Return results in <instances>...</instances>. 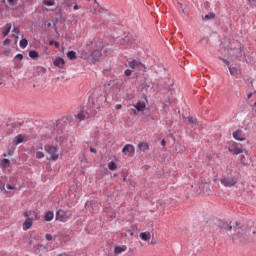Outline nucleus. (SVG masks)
I'll return each instance as SVG.
<instances>
[{
  "label": "nucleus",
  "instance_id": "6",
  "mask_svg": "<svg viewBox=\"0 0 256 256\" xmlns=\"http://www.w3.org/2000/svg\"><path fill=\"white\" fill-rule=\"evenodd\" d=\"M122 153L128 155V157H133L135 155V147L132 144H126L122 149Z\"/></svg>",
  "mask_w": 256,
  "mask_h": 256
},
{
  "label": "nucleus",
  "instance_id": "27",
  "mask_svg": "<svg viewBox=\"0 0 256 256\" xmlns=\"http://www.w3.org/2000/svg\"><path fill=\"white\" fill-rule=\"evenodd\" d=\"M108 169L110 171H115L117 169V163H115L114 161H111L108 163Z\"/></svg>",
  "mask_w": 256,
  "mask_h": 256
},
{
  "label": "nucleus",
  "instance_id": "16",
  "mask_svg": "<svg viewBox=\"0 0 256 256\" xmlns=\"http://www.w3.org/2000/svg\"><path fill=\"white\" fill-rule=\"evenodd\" d=\"M91 55H92V59H93L94 61H99V57H101L102 53H101V50L96 49V50H94V51L92 52Z\"/></svg>",
  "mask_w": 256,
  "mask_h": 256
},
{
  "label": "nucleus",
  "instance_id": "52",
  "mask_svg": "<svg viewBox=\"0 0 256 256\" xmlns=\"http://www.w3.org/2000/svg\"><path fill=\"white\" fill-rule=\"evenodd\" d=\"M54 46L56 47V49H59V47H60V44H59V42H54Z\"/></svg>",
  "mask_w": 256,
  "mask_h": 256
},
{
  "label": "nucleus",
  "instance_id": "61",
  "mask_svg": "<svg viewBox=\"0 0 256 256\" xmlns=\"http://www.w3.org/2000/svg\"><path fill=\"white\" fill-rule=\"evenodd\" d=\"M249 3H255L256 0H248Z\"/></svg>",
  "mask_w": 256,
  "mask_h": 256
},
{
  "label": "nucleus",
  "instance_id": "47",
  "mask_svg": "<svg viewBox=\"0 0 256 256\" xmlns=\"http://www.w3.org/2000/svg\"><path fill=\"white\" fill-rule=\"evenodd\" d=\"M206 159L207 161H211V159H213V154H207Z\"/></svg>",
  "mask_w": 256,
  "mask_h": 256
},
{
  "label": "nucleus",
  "instance_id": "12",
  "mask_svg": "<svg viewBox=\"0 0 256 256\" xmlns=\"http://www.w3.org/2000/svg\"><path fill=\"white\" fill-rule=\"evenodd\" d=\"M54 67H58L59 69H64L65 68V60L61 57L56 58L53 61Z\"/></svg>",
  "mask_w": 256,
  "mask_h": 256
},
{
  "label": "nucleus",
  "instance_id": "35",
  "mask_svg": "<svg viewBox=\"0 0 256 256\" xmlns=\"http://www.w3.org/2000/svg\"><path fill=\"white\" fill-rule=\"evenodd\" d=\"M218 59L220 60V61H223L224 63H225V65H227V67H230V62H229V60H227V59H225V58H223V57H218Z\"/></svg>",
  "mask_w": 256,
  "mask_h": 256
},
{
  "label": "nucleus",
  "instance_id": "30",
  "mask_svg": "<svg viewBox=\"0 0 256 256\" xmlns=\"http://www.w3.org/2000/svg\"><path fill=\"white\" fill-rule=\"evenodd\" d=\"M228 69H229V73H230V75H232V76H236V75H238V70L235 68V67H228Z\"/></svg>",
  "mask_w": 256,
  "mask_h": 256
},
{
  "label": "nucleus",
  "instance_id": "25",
  "mask_svg": "<svg viewBox=\"0 0 256 256\" xmlns=\"http://www.w3.org/2000/svg\"><path fill=\"white\" fill-rule=\"evenodd\" d=\"M75 117L78 119V121H85L86 119L85 111L79 112Z\"/></svg>",
  "mask_w": 256,
  "mask_h": 256
},
{
  "label": "nucleus",
  "instance_id": "63",
  "mask_svg": "<svg viewBox=\"0 0 256 256\" xmlns=\"http://www.w3.org/2000/svg\"><path fill=\"white\" fill-rule=\"evenodd\" d=\"M146 87H148V88L151 87V84H146Z\"/></svg>",
  "mask_w": 256,
  "mask_h": 256
},
{
  "label": "nucleus",
  "instance_id": "11",
  "mask_svg": "<svg viewBox=\"0 0 256 256\" xmlns=\"http://www.w3.org/2000/svg\"><path fill=\"white\" fill-rule=\"evenodd\" d=\"M233 138L236 139V141H245L247 138L245 137V134H243V131L236 130L232 134Z\"/></svg>",
  "mask_w": 256,
  "mask_h": 256
},
{
  "label": "nucleus",
  "instance_id": "45",
  "mask_svg": "<svg viewBox=\"0 0 256 256\" xmlns=\"http://www.w3.org/2000/svg\"><path fill=\"white\" fill-rule=\"evenodd\" d=\"M9 43H11V39H9V38H6V39L3 41V45H9Z\"/></svg>",
  "mask_w": 256,
  "mask_h": 256
},
{
  "label": "nucleus",
  "instance_id": "58",
  "mask_svg": "<svg viewBox=\"0 0 256 256\" xmlns=\"http://www.w3.org/2000/svg\"><path fill=\"white\" fill-rule=\"evenodd\" d=\"M30 215H34L35 219H37V214H35V212H31Z\"/></svg>",
  "mask_w": 256,
  "mask_h": 256
},
{
  "label": "nucleus",
  "instance_id": "44",
  "mask_svg": "<svg viewBox=\"0 0 256 256\" xmlns=\"http://www.w3.org/2000/svg\"><path fill=\"white\" fill-rule=\"evenodd\" d=\"M38 71H41L43 73H47V69L45 67H41V66L38 67Z\"/></svg>",
  "mask_w": 256,
  "mask_h": 256
},
{
  "label": "nucleus",
  "instance_id": "15",
  "mask_svg": "<svg viewBox=\"0 0 256 256\" xmlns=\"http://www.w3.org/2000/svg\"><path fill=\"white\" fill-rule=\"evenodd\" d=\"M24 141H25V137H23V135L19 134L14 138L13 143H14V145H20V143H23Z\"/></svg>",
  "mask_w": 256,
  "mask_h": 256
},
{
  "label": "nucleus",
  "instance_id": "53",
  "mask_svg": "<svg viewBox=\"0 0 256 256\" xmlns=\"http://www.w3.org/2000/svg\"><path fill=\"white\" fill-rule=\"evenodd\" d=\"M122 105L121 104H117L116 106H115V109H117V110H119V109H122Z\"/></svg>",
  "mask_w": 256,
  "mask_h": 256
},
{
  "label": "nucleus",
  "instance_id": "38",
  "mask_svg": "<svg viewBox=\"0 0 256 256\" xmlns=\"http://www.w3.org/2000/svg\"><path fill=\"white\" fill-rule=\"evenodd\" d=\"M131 73H133L132 70L126 69L125 72H124V75H125L126 77H131Z\"/></svg>",
  "mask_w": 256,
  "mask_h": 256
},
{
  "label": "nucleus",
  "instance_id": "56",
  "mask_svg": "<svg viewBox=\"0 0 256 256\" xmlns=\"http://www.w3.org/2000/svg\"><path fill=\"white\" fill-rule=\"evenodd\" d=\"M73 9H74V11H77V9H79V5L75 4Z\"/></svg>",
  "mask_w": 256,
  "mask_h": 256
},
{
  "label": "nucleus",
  "instance_id": "51",
  "mask_svg": "<svg viewBox=\"0 0 256 256\" xmlns=\"http://www.w3.org/2000/svg\"><path fill=\"white\" fill-rule=\"evenodd\" d=\"M178 5H180V8L182 9V12L185 13V8H183V3L178 2Z\"/></svg>",
  "mask_w": 256,
  "mask_h": 256
},
{
  "label": "nucleus",
  "instance_id": "31",
  "mask_svg": "<svg viewBox=\"0 0 256 256\" xmlns=\"http://www.w3.org/2000/svg\"><path fill=\"white\" fill-rule=\"evenodd\" d=\"M19 33H20V30H19V27H15L13 29V37H15V39H19Z\"/></svg>",
  "mask_w": 256,
  "mask_h": 256
},
{
  "label": "nucleus",
  "instance_id": "23",
  "mask_svg": "<svg viewBox=\"0 0 256 256\" xmlns=\"http://www.w3.org/2000/svg\"><path fill=\"white\" fill-rule=\"evenodd\" d=\"M1 167H3L4 169L9 167V165H11V161L7 158H4L2 159V162H1Z\"/></svg>",
  "mask_w": 256,
  "mask_h": 256
},
{
  "label": "nucleus",
  "instance_id": "28",
  "mask_svg": "<svg viewBox=\"0 0 256 256\" xmlns=\"http://www.w3.org/2000/svg\"><path fill=\"white\" fill-rule=\"evenodd\" d=\"M7 3H9V6H6L7 9H15V6L17 5V2H15V0H7Z\"/></svg>",
  "mask_w": 256,
  "mask_h": 256
},
{
  "label": "nucleus",
  "instance_id": "62",
  "mask_svg": "<svg viewBox=\"0 0 256 256\" xmlns=\"http://www.w3.org/2000/svg\"><path fill=\"white\" fill-rule=\"evenodd\" d=\"M150 245H155V242H154V241H151V242H150Z\"/></svg>",
  "mask_w": 256,
  "mask_h": 256
},
{
  "label": "nucleus",
  "instance_id": "14",
  "mask_svg": "<svg viewBox=\"0 0 256 256\" xmlns=\"http://www.w3.org/2000/svg\"><path fill=\"white\" fill-rule=\"evenodd\" d=\"M138 149L140 151H143V153H145V151H149V144L148 143H145V142H140L138 144Z\"/></svg>",
  "mask_w": 256,
  "mask_h": 256
},
{
  "label": "nucleus",
  "instance_id": "64",
  "mask_svg": "<svg viewBox=\"0 0 256 256\" xmlns=\"http://www.w3.org/2000/svg\"><path fill=\"white\" fill-rule=\"evenodd\" d=\"M47 27H51V23H48V24H47Z\"/></svg>",
  "mask_w": 256,
  "mask_h": 256
},
{
  "label": "nucleus",
  "instance_id": "34",
  "mask_svg": "<svg viewBox=\"0 0 256 256\" xmlns=\"http://www.w3.org/2000/svg\"><path fill=\"white\" fill-rule=\"evenodd\" d=\"M200 43H205V45L209 44V37L204 36L200 39Z\"/></svg>",
  "mask_w": 256,
  "mask_h": 256
},
{
  "label": "nucleus",
  "instance_id": "57",
  "mask_svg": "<svg viewBox=\"0 0 256 256\" xmlns=\"http://www.w3.org/2000/svg\"><path fill=\"white\" fill-rule=\"evenodd\" d=\"M55 43H56V41H54V40L49 41V45H55Z\"/></svg>",
  "mask_w": 256,
  "mask_h": 256
},
{
  "label": "nucleus",
  "instance_id": "32",
  "mask_svg": "<svg viewBox=\"0 0 256 256\" xmlns=\"http://www.w3.org/2000/svg\"><path fill=\"white\" fill-rule=\"evenodd\" d=\"M187 121L190 123V125H195V123H197V119L193 118L192 116H189Z\"/></svg>",
  "mask_w": 256,
  "mask_h": 256
},
{
  "label": "nucleus",
  "instance_id": "10",
  "mask_svg": "<svg viewBox=\"0 0 256 256\" xmlns=\"http://www.w3.org/2000/svg\"><path fill=\"white\" fill-rule=\"evenodd\" d=\"M24 217H26L27 219L23 223V229L27 231L30 227H33V218L29 217L28 212H24Z\"/></svg>",
  "mask_w": 256,
  "mask_h": 256
},
{
  "label": "nucleus",
  "instance_id": "48",
  "mask_svg": "<svg viewBox=\"0 0 256 256\" xmlns=\"http://www.w3.org/2000/svg\"><path fill=\"white\" fill-rule=\"evenodd\" d=\"M6 189L13 190V189H15V187L11 186V184H7L6 185Z\"/></svg>",
  "mask_w": 256,
  "mask_h": 256
},
{
  "label": "nucleus",
  "instance_id": "46",
  "mask_svg": "<svg viewBox=\"0 0 256 256\" xmlns=\"http://www.w3.org/2000/svg\"><path fill=\"white\" fill-rule=\"evenodd\" d=\"M45 5H47V7H53V1H46Z\"/></svg>",
  "mask_w": 256,
  "mask_h": 256
},
{
  "label": "nucleus",
  "instance_id": "49",
  "mask_svg": "<svg viewBox=\"0 0 256 256\" xmlns=\"http://www.w3.org/2000/svg\"><path fill=\"white\" fill-rule=\"evenodd\" d=\"M15 152V150L13 148L8 150V155H13V153Z\"/></svg>",
  "mask_w": 256,
  "mask_h": 256
},
{
  "label": "nucleus",
  "instance_id": "39",
  "mask_svg": "<svg viewBox=\"0 0 256 256\" xmlns=\"http://www.w3.org/2000/svg\"><path fill=\"white\" fill-rule=\"evenodd\" d=\"M135 60H132V61H129L128 62V65H129V67L131 68V69H135Z\"/></svg>",
  "mask_w": 256,
  "mask_h": 256
},
{
  "label": "nucleus",
  "instance_id": "40",
  "mask_svg": "<svg viewBox=\"0 0 256 256\" xmlns=\"http://www.w3.org/2000/svg\"><path fill=\"white\" fill-rule=\"evenodd\" d=\"M45 239H46V241H53V235H51V234H46V235H45Z\"/></svg>",
  "mask_w": 256,
  "mask_h": 256
},
{
  "label": "nucleus",
  "instance_id": "8",
  "mask_svg": "<svg viewBox=\"0 0 256 256\" xmlns=\"http://www.w3.org/2000/svg\"><path fill=\"white\" fill-rule=\"evenodd\" d=\"M104 101H106L105 96L99 95L96 97V99L93 98L92 103L96 109H99L103 105Z\"/></svg>",
  "mask_w": 256,
  "mask_h": 256
},
{
  "label": "nucleus",
  "instance_id": "7",
  "mask_svg": "<svg viewBox=\"0 0 256 256\" xmlns=\"http://www.w3.org/2000/svg\"><path fill=\"white\" fill-rule=\"evenodd\" d=\"M67 219H69L68 212L61 210V209L56 212V220L57 221H67Z\"/></svg>",
  "mask_w": 256,
  "mask_h": 256
},
{
  "label": "nucleus",
  "instance_id": "41",
  "mask_svg": "<svg viewBox=\"0 0 256 256\" xmlns=\"http://www.w3.org/2000/svg\"><path fill=\"white\" fill-rule=\"evenodd\" d=\"M84 115L86 117V119H91V113L89 111H84Z\"/></svg>",
  "mask_w": 256,
  "mask_h": 256
},
{
  "label": "nucleus",
  "instance_id": "3",
  "mask_svg": "<svg viewBox=\"0 0 256 256\" xmlns=\"http://www.w3.org/2000/svg\"><path fill=\"white\" fill-rule=\"evenodd\" d=\"M240 163L244 165V167H247L253 163V157L251 154L247 151V149H244V153L240 155Z\"/></svg>",
  "mask_w": 256,
  "mask_h": 256
},
{
  "label": "nucleus",
  "instance_id": "20",
  "mask_svg": "<svg viewBox=\"0 0 256 256\" xmlns=\"http://www.w3.org/2000/svg\"><path fill=\"white\" fill-rule=\"evenodd\" d=\"M53 217H55V215L53 214V211H48V212H46V214L44 216V220L45 221H53Z\"/></svg>",
  "mask_w": 256,
  "mask_h": 256
},
{
  "label": "nucleus",
  "instance_id": "59",
  "mask_svg": "<svg viewBox=\"0 0 256 256\" xmlns=\"http://www.w3.org/2000/svg\"><path fill=\"white\" fill-rule=\"evenodd\" d=\"M102 11H105V13H109V10L102 8Z\"/></svg>",
  "mask_w": 256,
  "mask_h": 256
},
{
  "label": "nucleus",
  "instance_id": "19",
  "mask_svg": "<svg viewBox=\"0 0 256 256\" xmlns=\"http://www.w3.org/2000/svg\"><path fill=\"white\" fill-rule=\"evenodd\" d=\"M140 238L142 239V241H149V239H151V233L141 232Z\"/></svg>",
  "mask_w": 256,
  "mask_h": 256
},
{
  "label": "nucleus",
  "instance_id": "50",
  "mask_svg": "<svg viewBox=\"0 0 256 256\" xmlns=\"http://www.w3.org/2000/svg\"><path fill=\"white\" fill-rule=\"evenodd\" d=\"M90 153H97V149H95L94 147H90Z\"/></svg>",
  "mask_w": 256,
  "mask_h": 256
},
{
  "label": "nucleus",
  "instance_id": "17",
  "mask_svg": "<svg viewBox=\"0 0 256 256\" xmlns=\"http://www.w3.org/2000/svg\"><path fill=\"white\" fill-rule=\"evenodd\" d=\"M123 251H127V247L126 246H116L115 248H114V253H115V255H119V254H121V253H123Z\"/></svg>",
  "mask_w": 256,
  "mask_h": 256
},
{
  "label": "nucleus",
  "instance_id": "2",
  "mask_svg": "<svg viewBox=\"0 0 256 256\" xmlns=\"http://www.w3.org/2000/svg\"><path fill=\"white\" fill-rule=\"evenodd\" d=\"M44 150L51 156L52 161H57L59 159V154L57 153V151H59V147L47 144L44 146Z\"/></svg>",
  "mask_w": 256,
  "mask_h": 256
},
{
  "label": "nucleus",
  "instance_id": "29",
  "mask_svg": "<svg viewBox=\"0 0 256 256\" xmlns=\"http://www.w3.org/2000/svg\"><path fill=\"white\" fill-rule=\"evenodd\" d=\"M27 45H29V41L27 39L23 38L22 40H20L21 49H25V47H27Z\"/></svg>",
  "mask_w": 256,
  "mask_h": 256
},
{
  "label": "nucleus",
  "instance_id": "18",
  "mask_svg": "<svg viewBox=\"0 0 256 256\" xmlns=\"http://www.w3.org/2000/svg\"><path fill=\"white\" fill-rule=\"evenodd\" d=\"M211 19H215V13L210 12L205 16H202V21H211Z\"/></svg>",
  "mask_w": 256,
  "mask_h": 256
},
{
  "label": "nucleus",
  "instance_id": "26",
  "mask_svg": "<svg viewBox=\"0 0 256 256\" xmlns=\"http://www.w3.org/2000/svg\"><path fill=\"white\" fill-rule=\"evenodd\" d=\"M29 57L31 59H37V57H39V52H37L36 50H30L29 51Z\"/></svg>",
  "mask_w": 256,
  "mask_h": 256
},
{
  "label": "nucleus",
  "instance_id": "60",
  "mask_svg": "<svg viewBox=\"0 0 256 256\" xmlns=\"http://www.w3.org/2000/svg\"><path fill=\"white\" fill-rule=\"evenodd\" d=\"M122 181L125 183L127 181V177H124Z\"/></svg>",
  "mask_w": 256,
  "mask_h": 256
},
{
  "label": "nucleus",
  "instance_id": "4",
  "mask_svg": "<svg viewBox=\"0 0 256 256\" xmlns=\"http://www.w3.org/2000/svg\"><path fill=\"white\" fill-rule=\"evenodd\" d=\"M220 183L223 187H235L237 185V177H223L220 179Z\"/></svg>",
  "mask_w": 256,
  "mask_h": 256
},
{
  "label": "nucleus",
  "instance_id": "5",
  "mask_svg": "<svg viewBox=\"0 0 256 256\" xmlns=\"http://www.w3.org/2000/svg\"><path fill=\"white\" fill-rule=\"evenodd\" d=\"M136 41V36L133 35H127L124 38L120 39L121 45H133Z\"/></svg>",
  "mask_w": 256,
  "mask_h": 256
},
{
  "label": "nucleus",
  "instance_id": "43",
  "mask_svg": "<svg viewBox=\"0 0 256 256\" xmlns=\"http://www.w3.org/2000/svg\"><path fill=\"white\" fill-rule=\"evenodd\" d=\"M169 95H173V85H170L169 86V89H168V96Z\"/></svg>",
  "mask_w": 256,
  "mask_h": 256
},
{
  "label": "nucleus",
  "instance_id": "37",
  "mask_svg": "<svg viewBox=\"0 0 256 256\" xmlns=\"http://www.w3.org/2000/svg\"><path fill=\"white\" fill-rule=\"evenodd\" d=\"M168 103H169V105H173V104L177 103V99H175L173 97L168 98Z\"/></svg>",
  "mask_w": 256,
  "mask_h": 256
},
{
  "label": "nucleus",
  "instance_id": "22",
  "mask_svg": "<svg viewBox=\"0 0 256 256\" xmlns=\"http://www.w3.org/2000/svg\"><path fill=\"white\" fill-rule=\"evenodd\" d=\"M11 33V24H7L6 28L3 30L2 35L3 37H7Z\"/></svg>",
  "mask_w": 256,
  "mask_h": 256
},
{
  "label": "nucleus",
  "instance_id": "1",
  "mask_svg": "<svg viewBox=\"0 0 256 256\" xmlns=\"http://www.w3.org/2000/svg\"><path fill=\"white\" fill-rule=\"evenodd\" d=\"M210 227L213 231H219L220 233H227L231 235L232 241L234 243H247V227L241 225V223L236 222L235 225L219 219H213L210 221Z\"/></svg>",
  "mask_w": 256,
  "mask_h": 256
},
{
  "label": "nucleus",
  "instance_id": "54",
  "mask_svg": "<svg viewBox=\"0 0 256 256\" xmlns=\"http://www.w3.org/2000/svg\"><path fill=\"white\" fill-rule=\"evenodd\" d=\"M251 97H253V92L247 94V99H251Z\"/></svg>",
  "mask_w": 256,
  "mask_h": 256
},
{
  "label": "nucleus",
  "instance_id": "13",
  "mask_svg": "<svg viewBox=\"0 0 256 256\" xmlns=\"http://www.w3.org/2000/svg\"><path fill=\"white\" fill-rule=\"evenodd\" d=\"M245 147L246 145L244 144H241V147L239 146H235L234 149H233V153L234 155H239L241 153H245Z\"/></svg>",
  "mask_w": 256,
  "mask_h": 256
},
{
  "label": "nucleus",
  "instance_id": "33",
  "mask_svg": "<svg viewBox=\"0 0 256 256\" xmlns=\"http://www.w3.org/2000/svg\"><path fill=\"white\" fill-rule=\"evenodd\" d=\"M45 157V154L41 151L36 152V159H43Z\"/></svg>",
  "mask_w": 256,
  "mask_h": 256
},
{
  "label": "nucleus",
  "instance_id": "36",
  "mask_svg": "<svg viewBox=\"0 0 256 256\" xmlns=\"http://www.w3.org/2000/svg\"><path fill=\"white\" fill-rule=\"evenodd\" d=\"M21 67H23V63H21V62L14 63V69H21Z\"/></svg>",
  "mask_w": 256,
  "mask_h": 256
},
{
  "label": "nucleus",
  "instance_id": "55",
  "mask_svg": "<svg viewBox=\"0 0 256 256\" xmlns=\"http://www.w3.org/2000/svg\"><path fill=\"white\" fill-rule=\"evenodd\" d=\"M166 143H167V142L165 141V139H163V140L161 141L162 147H165Z\"/></svg>",
  "mask_w": 256,
  "mask_h": 256
},
{
  "label": "nucleus",
  "instance_id": "9",
  "mask_svg": "<svg viewBox=\"0 0 256 256\" xmlns=\"http://www.w3.org/2000/svg\"><path fill=\"white\" fill-rule=\"evenodd\" d=\"M243 53V47H239V48H231L230 50H228V55H230L231 57H241Z\"/></svg>",
  "mask_w": 256,
  "mask_h": 256
},
{
  "label": "nucleus",
  "instance_id": "42",
  "mask_svg": "<svg viewBox=\"0 0 256 256\" xmlns=\"http://www.w3.org/2000/svg\"><path fill=\"white\" fill-rule=\"evenodd\" d=\"M15 59H19V61H23V54L19 53L15 56Z\"/></svg>",
  "mask_w": 256,
  "mask_h": 256
},
{
  "label": "nucleus",
  "instance_id": "24",
  "mask_svg": "<svg viewBox=\"0 0 256 256\" xmlns=\"http://www.w3.org/2000/svg\"><path fill=\"white\" fill-rule=\"evenodd\" d=\"M135 109L138 110V112L144 111L145 110V103L138 102L135 105Z\"/></svg>",
  "mask_w": 256,
  "mask_h": 256
},
{
  "label": "nucleus",
  "instance_id": "21",
  "mask_svg": "<svg viewBox=\"0 0 256 256\" xmlns=\"http://www.w3.org/2000/svg\"><path fill=\"white\" fill-rule=\"evenodd\" d=\"M67 57L70 59V61H73L74 59H77V53L73 50H70L67 52Z\"/></svg>",
  "mask_w": 256,
  "mask_h": 256
}]
</instances>
